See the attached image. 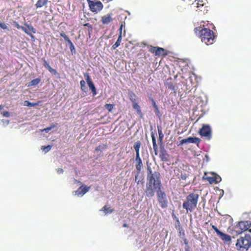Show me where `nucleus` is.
<instances>
[{"instance_id": "f257e3e1", "label": "nucleus", "mask_w": 251, "mask_h": 251, "mask_svg": "<svg viewBox=\"0 0 251 251\" xmlns=\"http://www.w3.org/2000/svg\"><path fill=\"white\" fill-rule=\"evenodd\" d=\"M161 176L158 170H152L151 166L147 165L146 189L145 191L146 196L152 198L154 195L155 190L161 188Z\"/></svg>"}, {"instance_id": "f03ea898", "label": "nucleus", "mask_w": 251, "mask_h": 251, "mask_svg": "<svg viewBox=\"0 0 251 251\" xmlns=\"http://www.w3.org/2000/svg\"><path fill=\"white\" fill-rule=\"evenodd\" d=\"M199 197L200 195L197 191L190 192L186 196L182 207L187 213L192 212L196 208Z\"/></svg>"}, {"instance_id": "7ed1b4c3", "label": "nucleus", "mask_w": 251, "mask_h": 251, "mask_svg": "<svg viewBox=\"0 0 251 251\" xmlns=\"http://www.w3.org/2000/svg\"><path fill=\"white\" fill-rule=\"evenodd\" d=\"M194 31L196 34H197L198 32L201 34V41L206 45H209L214 43L215 36L212 30L209 28H202L201 26H199L196 27Z\"/></svg>"}, {"instance_id": "20e7f679", "label": "nucleus", "mask_w": 251, "mask_h": 251, "mask_svg": "<svg viewBox=\"0 0 251 251\" xmlns=\"http://www.w3.org/2000/svg\"><path fill=\"white\" fill-rule=\"evenodd\" d=\"M235 246L238 251H248L251 247V236L246 234L244 236H240L237 240Z\"/></svg>"}, {"instance_id": "39448f33", "label": "nucleus", "mask_w": 251, "mask_h": 251, "mask_svg": "<svg viewBox=\"0 0 251 251\" xmlns=\"http://www.w3.org/2000/svg\"><path fill=\"white\" fill-rule=\"evenodd\" d=\"M251 221H243L238 222L233 227V232L236 234H240L243 232L249 230L251 232Z\"/></svg>"}, {"instance_id": "423d86ee", "label": "nucleus", "mask_w": 251, "mask_h": 251, "mask_svg": "<svg viewBox=\"0 0 251 251\" xmlns=\"http://www.w3.org/2000/svg\"><path fill=\"white\" fill-rule=\"evenodd\" d=\"M202 179L208 181L210 184H217L222 180L221 177L219 175L213 172H205L202 176Z\"/></svg>"}, {"instance_id": "0eeeda50", "label": "nucleus", "mask_w": 251, "mask_h": 251, "mask_svg": "<svg viewBox=\"0 0 251 251\" xmlns=\"http://www.w3.org/2000/svg\"><path fill=\"white\" fill-rule=\"evenodd\" d=\"M155 191H156L157 200L160 206L162 208H167L168 207V202L165 193L161 191V188L155 190Z\"/></svg>"}, {"instance_id": "6e6552de", "label": "nucleus", "mask_w": 251, "mask_h": 251, "mask_svg": "<svg viewBox=\"0 0 251 251\" xmlns=\"http://www.w3.org/2000/svg\"><path fill=\"white\" fill-rule=\"evenodd\" d=\"M212 229L216 232L217 235L221 238V239L225 243H227L228 244L230 243L231 241V237L230 235L224 233L219 230L216 226L214 225L211 224Z\"/></svg>"}, {"instance_id": "1a4fd4ad", "label": "nucleus", "mask_w": 251, "mask_h": 251, "mask_svg": "<svg viewBox=\"0 0 251 251\" xmlns=\"http://www.w3.org/2000/svg\"><path fill=\"white\" fill-rule=\"evenodd\" d=\"M87 2L90 10L94 13H97L103 8V4L100 1H94L91 0H87Z\"/></svg>"}, {"instance_id": "9d476101", "label": "nucleus", "mask_w": 251, "mask_h": 251, "mask_svg": "<svg viewBox=\"0 0 251 251\" xmlns=\"http://www.w3.org/2000/svg\"><path fill=\"white\" fill-rule=\"evenodd\" d=\"M149 51L153 53L155 56H166L168 54L166 50L162 48L158 47L150 46Z\"/></svg>"}, {"instance_id": "9b49d317", "label": "nucleus", "mask_w": 251, "mask_h": 251, "mask_svg": "<svg viewBox=\"0 0 251 251\" xmlns=\"http://www.w3.org/2000/svg\"><path fill=\"white\" fill-rule=\"evenodd\" d=\"M176 176L180 180H186L189 176L188 172H186L183 168H177L174 170Z\"/></svg>"}, {"instance_id": "f8f14e48", "label": "nucleus", "mask_w": 251, "mask_h": 251, "mask_svg": "<svg viewBox=\"0 0 251 251\" xmlns=\"http://www.w3.org/2000/svg\"><path fill=\"white\" fill-rule=\"evenodd\" d=\"M200 134L202 137H207L210 139L211 136V129L208 125H203L199 131Z\"/></svg>"}, {"instance_id": "ddd939ff", "label": "nucleus", "mask_w": 251, "mask_h": 251, "mask_svg": "<svg viewBox=\"0 0 251 251\" xmlns=\"http://www.w3.org/2000/svg\"><path fill=\"white\" fill-rule=\"evenodd\" d=\"M135 162V167L137 170V173L135 176V180H136L138 176L140 175V173L143 166L140 154L136 155Z\"/></svg>"}, {"instance_id": "4468645a", "label": "nucleus", "mask_w": 251, "mask_h": 251, "mask_svg": "<svg viewBox=\"0 0 251 251\" xmlns=\"http://www.w3.org/2000/svg\"><path fill=\"white\" fill-rule=\"evenodd\" d=\"M160 149L159 157L161 160L163 162H167L168 160L169 154L162 145H160Z\"/></svg>"}, {"instance_id": "2eb2a0df", "label": "nucleus", "mask_w": 251, "mask_h": 251, "mask_svg": "<svg viewBox=\"0 0 251 251\" xmlns=\"http://www.w3.org/2000/svg\"><path fill=\"white\" fill-rule=\"evenodd\" d=\"M84 75L86 78V80L88 83V85L90 89L91 90L93 95H96L97 94L96 89L95 88V86L94 83L92 81L91 79L89 74L88 73H85V74H84Z\"/></svg>"}, {"instance_id": "dca6fc26", "label": "nucleus", "mask_w": 251, "mask_h": 251, "mask_svg": "<svg viewBox=\"0 0 251 251\" xmlns=\"http://www.w3.org/2000/svg\"><path fill=\"white\" fill-rule=\"evenodd\" d=\"M90 187L86 186V185H82L80 186L78 189L75 191L76 195H83L89 191Z\"/></svg>"}, {"instance_id": "f3484780", "label": "nucleus", "mask_w": 251, "mask_h": 251, "mask_svg": "<svg viewBox=\"0 0 251 251\" xmlns=\"http://www.w3.org/2000/svg\"><path fill=\"white\" fill-rule=\"evenodd\" d=\"M112 14L109 13L106 15L102 17L101 21L103 25H108L113 20V18L112 17Z\"/></svg>"}, {"instance_id": "a211bd4d", "label": "nucleus", "mask_w": 251, "mask_h": 251, "mask_svg": "<svg viewBox=\"0 0 251 251\" xmlns=\"http://www.w3.org/2000/svg\"><path fill=\"white\" fill-rule=\"evenodd\" d=\"M13 25L18 28V29H22V30H23L26 34H27V35H29L32 38H34V36L30 32H29V31L28 30V29L23 26H21L19 23L15 21H13Z\"/></svg>"}, {"instance_id": "6ab92c4d", "label": "nucleus", "mask_w": 251, "mask_h": 251, "mask_svg": "<svg viewBox=\"0 0 251 251\" xmlns=\"http://www.w3.org/2000/svg\"><path fill=\"white\" fill-rule=\"evenodd\" d=\"M155 132L152 131L151 132V137L152 141L153 149L154 152V154L157 155L158 154V147L156 142V138L155 137Z\"/></svg>"}, {"instance_id": "aec40b11", "label": "nucleus", "mask_w": 251, "mask_h": 251, "mask_svg": "<svg viewBox=\"0 0 251 251\" xmlns=\"http://www.w3.org/2000/svg\"><path fill=\"white\" fill-rule=\"evenodd\" d=\"M185 139L186 143H195L198 145L201 142V139L198 137H189Z\"/></svg>"}, {"instance_id": "412c9836", "label": "nucleus", "mask_w": 251, "mask_h": 251, "mask_svg": "<svg viewBox=\"0 0 251 251\" xmlns=\"http://www.w3.org/2000/svg\"><path fill=\"white\" fill-rule=\"evenodd\" d=\"M107 148V145L105 144H101L97 147L95 149V151L96 152H101L104 150H106Z\"/></svg>"}, {"instance_id": "4be33fe9", "label": "nucleus", "mask_w": 251, "mask_h": 251, "mask_svg": "<svg viewBox=\"0 0 251 251\" xmlns=\"http://www.w3.org/2000/svg\"><path fill=\"white\" fill-rule=\"evenodd\" d=\"M141 146V143L140 141H137L134 144L133 148L136 152V155L140 154L139 151Z\"/></svg>"}, {"instance_id": "5701e85b", "label": "nucleus", "mask_w": 251, "mask_h": 251, "mask_svg": "<svg viewBox=\"0 0 251 251\" xmlns=\"http://www.w3.org/2000/svg\"><path fill=\"white\" fill-rule=\"evenodd\" d=\"M41 82L40 78H37L32 80L27 84L28 87L35 86L38 85Z\"/></svg>"}, {"instance_id": "b1692460", "label": "nucleus", "mask_w": 251, "mask_h": 251, "mask_svg": "<svg viewBox=\"0 0 251 251\" xmlns=\"http://www.w3.org/2000/svg\"><path fill=\"white\" fill-rule=\"evenodd\" d=\"M48 0H38L35 5L36 8H41L47 4Z\"/></svg>"}, {"instance_id": "393cba45", "label": "nucleus", "mask_w": 251, "mask_h": 251, "mask_svg": "<svg viewBox=\"0 0 251 251\" xmlns=\"http://www.w3.org/2000/svg\"><path fill=\"white\" fill-rule=\"evenodd\" d=\"M100 210L103 211L105 214L112 213L114 211L113 209L106 205H104Z\"/></svg>"}, {"instance_id": "a878e982", "label": "nucleus", "mask_w": 251, "mask_h": 251, "mask_svg": "<svg viewBox=\"0 0 251 251\" xmlns=\"http://www.w3.org/2000/svg\"><path fill=\"white\" fill-rule=\"evenodd\" d=\"M158 133L159 135V141L162 145V141L164 138V134L162 131V128L160 126H157Z\"/></svg>"}, {"instance_id": "bb28decb", "label": "nucleus", "mask_w": 251, "mask_h": 251, "mask_svg": "<svg viewBox=\"0 0 251 251\" xmlns=\"http://www.w3.org/2000/svg\"><path fill=\"white\" fill-rule=\"evenodd\" d=\"M122 35H119L116 42L112 47V49L115 50L120 45L122 41Z\"/></svg>"}, {"instance_id": "cd10ccee", "label": "nucleus", "mask_w": 251, "mask_h": 251, "mask_svg": "<svg viewBox=\"0 0 251 251\" xmlns=\"http://www.w3.org/2000/svg\"><path fill=\"white\" fill-rule=\"evenodd\" d=\"M60 36L64 39L65 41L69 44L70 46L73 44L72 41L69 38V37L65 34V33L64 32H62L60 33Z\"/></svg>"}, {"instance_id": "c85d7f7f", "label": "nucleus", "mask_w": 251, "mask_h": 251, "mask_svg": "<svg viewBox=\"0 0 251 251\" xmlns=\"http://www.w3.org/2000/svg\"><path fill=\"white\" fill-rule=\"evenodd\" d=\"M60 36L64 39L65 41L69 44L70 46L73 44L72 41L69 38V37L65 34V33L64 32H62L60 33Z\"/></svg>"}, {"instance_id": "c756f323", "label": "nucleus", "mask_w": 251, "mask_h": 251, "mask_svg": "<svg viewBox=\"0 0 251 251\" xmlns=\"http://www.w3.org/2000/svg\"><path fill=\"white\" fill-rule=\"evenodd\" d=\"M40 102L33 103V102H30V101L28 100H25L24 101V105L27 106H34L39 105Z\"/></svg>"}, {"instance_id": "7c9ffc66", "label": "nucleus", "mask_w": 251, "mask_h": 251, "mask_svg": "<svg viewBox=\"0 0 251 251\" xmlns=\"http://www.w3.org/2000/svg\"><path fill=\"white\" fill-rule=\"evenodd\" d=\"M133 107L137 111L139 114H142L140 106L137 102H135L133 103Z\"/></svg>"}, {"instance_id": "2f4dec72", "label": "nucleus", "mask_w": 251, "mask_h": 251, "mask_svg": "<svg viewBox=\"0 0 251 251\" xmlns=\"http://www.w3.org/2000/svg\"><path fill=\"white\" fill-rule=\"evenodd\" d=\"M166 86L170 90H174L175 92L176 90V86L172 82H167Z\"/></svg>"}, {"instance_id": "473e14b6", "label": "nucleus", "mask_w": 251, "mask_h": 251, "mask_svg": "<svg viewBox=\"0 0 251 251\" xmlns=\"http://www.w3.org/2000/svg\"><path fill=\"white\" fill-rule=\"evenodd\" d=\"M130 100L133 102H135L136 101V96L133 92H131L129 94Z\"/></svg>"}, {"instance_id": "72a5a7b5", "label": "nucleus", "mask_w": 251, "mask_h": 251, "mask_svg": "<svg viewBox=\"0 0 251 251\" xmlns=\"http://www.w3.org/2000/svg\"><path fill=\"white\" fill-rule=\"evenodd\" d=\"M51 147L52 146L51 145H48L47 146H43L41 147V149L46 153L51 150Z\"/></svg>"}, {"instance_id": "f704fd0d", "label": "nucleus", "mask_w": 251, "mask_h": 251, "mask_svg": "<svg viewBox=\"0 0 251 251\" xmlns=\"http://www.w3.org/2000/svg\"><path fill=\"white\" fill-rule=\"evenodd\" d=\"M25 25L28 28V29L33 33H35L36 32V29L31 25H29L27 23H25Z\"/></svg>"}, {"instance_id": "c9c22d12", "label": "nucleus", "mask_w": 251, "mask_h": 251, "mask_svg": "<svg viewBox=\"0 0 251 251\" xmlns=\"http://www.w3.org/2000/svg\"><path fill=\"white\" fill-rule=\"evenodd\" d=\"M105 108L109 111L111 112L113 109L114 108V105L112 104H108L106 103L105 105Z\"/></svg>"}, {"instance_id": "e433bc0d", "label": "nucleus", "mask_w": 251, "mask_h": 251, "mask_svg": "<svg viewBox=\"0 0 251 251\" xmlns=\"http://www.w3.org/2000/svg\"><path fill=\"white\" fill-rule=\"evenodd\" d=\"M55 127H56V125L52 124L50 125V126L43 129L42 131H45L46 133H48L49 131H50V130H51L52 129H53V128H54Z\"/></svg>"}, {"instance_id": "4c0bfd02", "label": "nucleus", "mask_w": 251, "mask_h": 251, "mask_svg": "<svg viewBox=\"0 0 251 251\" xmlns=\"http://www.w3.org/2000/svg\"><path fill=\"white\" fill-rule=\"evenodd\" d=\"M80 85L81 90L83 91H85L86 88L85 81L84 80H81L80 82Z\"/></svg>"}, {"instance_id": "58836bf2", "label": "nucleus", "mask_w": 251, "mask_h": 251, "mask_svg": "<svg viewBox=\"0 0 251 251\" xmlns=\"http://www.w3.org/2000/svg\"><path fill=\"white\" fill-rule=\"evenodd\" d=\"M0 27L3 30H9V28L6 25V24L4 23H0Z\"/></svg>"}, {"instance_id": "ea45409f", "label": "nucleus", "mask_w": 251, "mask_h": 251, "mask_svg": "<svg viewBox=\"0 0 251 251\" xmlns=\"http://www.w3.org/2000/svg\"><path fill=\"white\" fill-rule=\"evenodd\" d=\"M43 60L44 61V66L48 70L50 67V65H49V63L45 58H43Z\"/></svg>"}, {"instance_id": "a19ab883", "label": "nucleus", "mask_w": 251, "mask_h": 251, "mask_svg": "<svg viewBox=\"0 0 251 251\" xmlns=\"http://www.w3.org/2000/svg\"><path fill=\"white\" fill-rule=\"evenodd\" d=\"M48 70L50 73L54 74V75H56L57 74L56 70L52 68L51 67L48 69Z\"/></svg>"}, {"instance_id": "79ce46f5", "label": "nucleus", "mask_w": 251, "mask_h": 251, "mask_svg": "<svg viewBox=\"0 0 251 251\" xmlns=\"http://www.w3.org/2000/svg\"><path fill=\"white\" fill-rule=\"evenodd\" d=\"M48 70L50 73L54 74V75H56L57 74L56 70L52 68L51 67L48 69Z\"/></svg>"}, {"instance_id": "37998d69", "label": "nucleus", "mask_w": 251, "mask_h": 251, "mask_svg": "<svg viewBox=\"0 0 251 251\" xmlns=\"http://www.w3.org/2000/svg\"><path fill=\"white\" fill-rule=\"evenodd\" d=\"M151 101H152V105H153V106L154 107V108L156 110H158V107L155 103V101L152 99H151Z\"/></svg>"}, {"instance_id": "c03bdc74", "label": "nucleus", "mask_w": 251, "mask_h": 251, "mask_svg": "<svg viewBox=\"0 0 251 251\" xmlns=\"http://www.w3.org/2000/svg\"><path fill=\"white\" fill-rule=\"evenodd\" d=\"M2 115L4 117H8L10 116V114L8 111H4L2 112Z\"/></svg>"}, {"instance_id": "a18cd8bd", "label": "nucleus", "mask_w": 251, "mask_h": 251, "mask_svg": "<svg viewBox=\"0 0 251 251\" xmlns=\"http://www.w3.org/2000/svg\"><path fill=\"white\" fill-rule=\"evenodd\" d=\"M185 143H186L185 139H183L179 141V142L177 144V146H180V145H182L183 144H185Z\"/></svg>"}, {"instance_id": "49530a36", "label": "nucleus", "mask_w": 251, "mask_h": 251, "mask_svg": "<svg viewBox=\"0 0 251 251\" xmlns=\"http://www.w3.org/2000/svg\"><path fill=\"white\" fill-rule=\"evenodd\" d=\"M143 178L142 177V176H139V175L138 176L137 179L136 181L137 180V184H139L140 181H142L143 180Z\"/></svg>"}, {"instance_id": "de8ad7c7", "label": "nucleus", "mask_w": 251, "mask_h": 251, "mask_svg": "<svg viewBox=\"0 0 251 251\" xmlns=\"http://www.w3.org/2000/svg\"><path fill=\"white\" fill-rule=\"evenodd\" d=\"M57 172L58 174H60L63 172V170L61 168H58L57 169Z\"/></svg>"}, {"instance_id": "09e8293b", "label": "nucleus", "mask_w": 251, "mask_h": 251, "mask_svg": "<svg viewBox=\"0 0 251 251\" xmlns=\"http://www.w3.org/2000/svg\"><path fill=\"white\" fill-rule=\"evenodd\" d=\"M70 49L72 52H73V50H75V46H74V44H73L70 46Z\"/></svg>"}, {"instance_id": "8fccbe9b", "label": "nucleus", "mask_w": 251, "mask_h": 251, "mask_svg": "<svg viewBox=\"0 0 251 251\" xmlns=\"http://www.w3.org/2000/svg\"><path fill=\"white\" fill-rule=\"evenodd\" d=\"M84 26H89V27H90L91 29L92 28V26L90 25V24H89V23H86V24H85L84 25Z\"/></svg>"}, {"instance_id": "3c124183", "label": "nucleus", "mask_w": 251, "mask_h": 251, "mask_svg": "<svg viewBox=\"0 0 251 251\" xmlns=\"http://www.w3.org/2000/svg\"><path fill=\"white\" fill-rule=\"evenodd\" d=\"M122 27H123V25H122L120 26V28L119 29L120 30V35H122Z\"/></svg>"}, {"instance_id": "603ef678", "label": "nucleus", "mask_w": 251, "mask_h": 251, "mask_svg": "<svg viewBox=\"0 0 251 251\" xmlns=\"http://www.w3.org/2000/svg\"><path fill=\"white\" fill-rule=\"evenodd\" d=\"M123 226L124 227H128V226L126 224H124Z\"/></svg>"}, {"instance_id": "864d4df0", "label": "nucleus", "mask_w": 251, "mask_h": 251, "mask_svg": "<svg viewBox=\"0 0 251 251\" xmlns=\"http://www.w3.org/2000/svg\"><path fill=\"white\" fill-rule=\"evenodd\" d=\"M3 108V106L2 105H0V110H1Z\"/></svg>"}, {"instance_id": "5fc2aeb1", "label": "nucleus", "mask_w": 251, "mask_h": 251, "mask_svg": "<svg viewBox=\"0 0 251 251\" xmlns=\"http://www.w3.org/2000/svg\"><path fill=\"white\" fill-rule=\"evenodd\" d=\"M75 182H77L78 183H81V182L80 181H78L77 180H75Z\"/></svg>"}, {"instance_id": "6e6d98bb", "label": "nucleus", "mask_w": 251, "mask_h": 251, "mask_svg": "<svg viewBox=\"0 0 251 251\" xmlns=\"http://www.w3.org/2000/svg\"><path fill=\"white\" fill-rule=\"evenodd\" d=\"M185 251H189V249H187L185 250Z\"/></svg>"}]
</instances>
